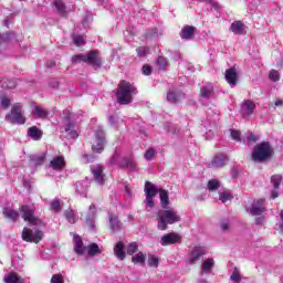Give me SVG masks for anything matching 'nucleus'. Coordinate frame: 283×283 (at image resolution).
<instances>
[{"label":"nucleus","instance_id":"f257e3e1","mask_svg":"<svg viewBox=\"0 0 283 283\" xmlns=\"http://www.w3.org/2000/svg\"><path fill=\"white\" fill-rule=\"evenodd\" d=\"M180 220V214L174 208L159 210L157 214V229L159 231H167L168 224H176Z\"/></svg>","mask_w":283,"mask_h":283},{"label":"nucleus","instance_id":"f03ea898","mask_svg":"<svg viewBox=\"0 0 283 283\" xmlns=\"http://www.w3.org/2000/svg\"><path fill=\"white\" fill-rule=\"evenodd\" d=\"M134 94H136V86L127 81H122L116 93L117 103L119 105H129Z\"/></svg>","mask_w":283,"mask_h":283},{"label":"nucleus","instance_id":"7ed1b4c3","mask_svg":"<svg viewBox=\"0 0 283 283\" xmlns=\"http://www.w3.org/2000/svg\"><path fill=\"white\" fill-rule=\"evenodd\" d=\"M64 118L62 122V134H65L66 138H78V127H76V122L72 117L70 111H64Z\"/></svg>","mask_w":283,"mask_h":283},{"label":"nucleus","instance_id":"20e7f679","mask_svg":"<svg viewBox=\"0 0 283 283\" xmlns=\"http://www.w3.org/2000/svg\"><path fill=\"white\" fill-rule=\"evenodd\" d=\"M73 242H74V251L77 253V255H96L101 253V248H98V244L92 243L88 247L83 245V240L78 237V234L73 235Z\"/></svg>","mask_w":283,"mask_h":283},{"label":"nucleus","instance_id":"39448f33","mask_svg":"<svg viewBox=\"0 0 283 283\" xmlns=\"http://www.w3.org/2000/svg\"><path fill=\"white\" fill-rule=\"evenodd\" d=\"M7 123L11 125H25V117L23 116V106L19 103L14 104L11 112L6 115Z\"/></svg>","mask_w":283,"mask_h":283},{"label":"nucleus","instance_id":"423d86ee","mask_svg":"<svg viewBox=\"0 0 283 283\" xmlns=\"http://www.w3.org/2000/svg\"><path fill=\"white\" fill-rule=\"evenodd\" d=\"M72 63H88L94 67H101V57L98 52L92 51L88 54H77L72 56Z\"/></svg>","mask_w":283,"mask_h":283},{"label":"nucleus","instance_id":"0eeeda50","mask_svg":"<svg viewBox=\"0 0 283 283\" xmlns=\"http://www.w3.org/2000/svg\"><path fill=\"white\" fill-rule=\"evenodd\" d=\"M144 191L146 193L145 205L147 211L150 209H154L156 203L154 202V199L156 196H158V186L151 184V181H146Z\"/></svg>","mask_w":283,"mask_h":283},{"label":"nucleus","instance_id":"6e6552de","mask_svg":"<svg viewBox=\"0 0 283 283\" xmlns=\"http://www.w3.org/2000/svg\"><path fill=\"white\" fill-rule=\"evenodd\" d=\"M271 156V146L269 143H262L255 146L254 151L252 153V160L256 163H262Z\"/></svg>","mask_w":283,"mask_h":283},{"label":"nucleus","instance_id":"1a4fd4ad","mask_svg":"<svg viewBox=\"0 0 283 283\" xmlns=\"http://www.w3.org/2000/svg\"><path fill=\"white\" fill-rule=\"evenodd\" d=\"M118 163L122 167H126V169H129V171H136V160H134V157L124 158L120 161V153L115 151L111 159V165H116Z\"/></svg>","mask_w":283,"mask_h":283},{"label":"nucleus","instance_id":"9d476101","mask_svg":"<svg viewBox=\"0 0 283 283\" xmlns=\"http://www.w3.org/2000/svg\"><path fill=\"white\" fill-rule=\"evenodd\" d=\"M106 140H105V133L103 132V128H98L95 132V138L92 142V149L95 154H101V151H103V149H105V145H106Z\"/></svg>","mask_w":283,"mask_h":283},{"label":"nucleus","instance_id":"9b49d317","mask_svg":"<svg viewBox=\"0 0 283 283\" xmlns=\"http://www.w3.org/2000/svg\"><path fill=\"white\" fill-rule=\"evenodd\" d=\"M22 240L24 242H34L38 244V242H41L43 240V232L41 230H30L28 228H24L22 231Z\"/></svg>","mask_w":283,"mask_h":283},{"label":"nucleus","instance_id":"f8f14e48","mask_svg":"<svg viewBox=\"0 0 283 283\" xmlns=\"http://www.w3.org/2000/svg\"><path fill=\"white\" fill-rule=\"evenodd\" d=\"M182 242V237L178 232H170L161 235L159 244L161 247H169L171 244H180Z\"/></svg>","mask_w":283,"mask_h":283},{"label":"nucleus","instance_id":"ddd939ff","mask_svg":"<svg viewBox=\"0 0 283 283\" xmlns=\"http://www.w3.org/2000/svg\"><path fill=\"white\" fill-rule=\"evenodd\" d=\"M20 213L24 222H29L30 224H39V222H41V220L34 216V210L30 206H22Z\"/></svg>","mask_w":283,"mask_h":283},{"label":"nucleus","instance_id":"4468645a","mask_svg":"<svg viewBox=\"0 0 283 283\" xmlns=\"http://www.w3.org/2000/svg\"><path fill=\"white\" fill-rule=\"evenodd\" d=\"M202 255H207V248L196 245L189 254V264H196V262H198Z\"/></svg>","mask_w":283,"mask_h":283},{"label":"nucleus","instance_id":"2eb2a0df","mask_svg":"<svg viewBox=\"0 0 283 283\" xmlns=\"http://www.w3.org/2000/svg\"><path fill=\"white\" fill-rule=\"evenodd\" d=\"M266 211V206L264 205V199L256 200L248 209L250 216H262Z\"/></svg>","mask_w":283,"mask_h":283},{"label":"nucleus","instance_id":"dca6fc26","mask_svg":"<svg viewBox=\"0 0 283 283\" xmlns=\"http://www.w3.org/2000/svg\"><path fill=\"white\" fill-rule=\"evenodd\" d=\"M96 213H98V209H96L95 205H91L86 213L85 222L92 230H94L96 227Z\"/></svg>","mask_w":283,"mask_h":283},{"label":"nucleus","instance_id":"f3484780","mask_svg":"<svg viewBox=\"0 0 283 283\" xmlns=\"http://www.w3.org/2000/svg\"><path fill=\"white\" fill-rule=\"evenodd\" d=\"M49 167L54 171H63V169H65V157H63V155L53 157L49 164Z\"/></svg>","mask_w":283,"mask_h":283},{"label":"nucleus","instance_id":"a211bd4d","mask_svg":"<svg viewBox=\"0 0 283 283\" xmlns=\"http://www.w3.org/2000/svg\"><path fill=\"white\" fill-rule=\"evenodd\" d=\"M253 112H255V103H253V101L248 99L242 103L241 114H242L243 118H247V117L253 115Z\"/></svg>","mask_w":283,"mask_h":283},{"label":"nucleus","instance_id":"6ab92c4d","mask_svg":"<svg viewBox=\"0 0 283 283\" xmlns=\"http://www.w3.org/2000/svg\"><path fill=\"white\" fill-rule=\"evenodd\" d=\"M226 81L230 84V87H235V85H238V71L235 67L226 71Z\"/></svg>","mask_w":283,"mask_h":283},{"label":"nucleus","instance_id":"aec40b11","mask_svg":"<svg viewBox=\"0 0 283 283\" xmlns=\"http://www.w3.org/2000/svg\"><path fill=\"white\" fill-rule=\"evenodd\" d=\"M158 193L161 209H169V205H171V201L169 200V191L158 188Z\"/></svg>","mask_w":283,"mask_h":283},{"label":"nucleus","instance_id":"412c9836","mask_svg":"<svg viewBox=\"0 0 283 283\" xmlns=\"http://www.w3.org/2000/svg\"><path fill=\"white\" fill-rule=\"evenodd\" d=\"M91 171L97 185H103L105 182V178L103 176V168L101 166H92Z\"/></svg>","mask_w":283,"mask_h":283},{"label":"nucleus","instance_id":"4be33fe9","mask_svg":"<svg viewBox=\"0 0 283 283\" xmlns=\"http://www.w3.org/2000/svg\"><path fill=\"white\" fill-rule=\"evenodd\" d=\"M114 255L117 258V260H125L126 253H125V243L123 241H118L114 247Z\"/></svg>","mask_w":283,"mask_h":283},{"label":"nucleus","instance_id":"5701e85b","mask_svg":"<svg viewBox=\"0 0 283 283\" xmlns=\"http://www.w3.org/2000/svg\"><path fill=\"white\" fill-rule=\"evenodd\" d=\"M27 136L31 138V140H41V138H43V130L39 129L36 126H31L27 132Z\"/></svg>","mask_w":283,"mask_h":283},{"label":"nucleus","instance_id":"b1692460","mask_svg":"<svg viewBox=\"0 0 283 283\" xmlns=\"http://www.w3.org/2000/svg\"><path fill=\"white\" fill-rule=\"evenodd\" d=\"M193 34H196V27H191V25L184 27L180 32V36L185 41H189V40L193 39Z\"/></svg>","mask_w":283,"mask_h":283},{"label":"nucleus","instance_id":"393cba45","mask_svg":"<svg viewBox=\"0 0 283 283\" xmlns=\"http://www.w3.org/2000/svg\"><path fill=\"white\" fill-rule=\"evenodd\" d=\"M90 187V181L85 179L84 181H77L75 184V191L80 196H87V189Z\"/></svg>","mask_w":283,"mask_h":283},{"label":"nucleus","instance_id":"a878e982","mask_svg":"<svg viewBox=\"0 0 283 283\" xmlns=\"http://www.w3.org/2000/svg\"><path fill=\"white\" fill-rule=\"evenodd\" d=\"M4 283H25V280L21 277L17 272H11L4 275Z\"/></svg>","mask_w":283,"mask_h":283},{"label":"nucleus","instance_id":"bb28decb","mask_svg":"<svg viewBox=\"0 0 283 283\" xmlns=\"http://www.w3.org/2000/svg\"><path fill=\"white\" fill-rule=\"evenodd\" d=\"M32 114L34 118H48L50 116V112L43 108V106H34Z\"/></svg>","mask_w":283,"mask_h":283},{"label":"nucleus","instance_id":"cd10ccee","mask_svg":"<svg viewBox=\"0 0 283 283\" xmlns=\"http://www.w3.org/2000/svg\"><path fill=\"white\" fill-rule=\"evenodd\" d=\"M233 34H244V23L242 21H234L230 27Z\"/></svg>","mask_w":283,"mask_h":283},{"label":"nucleus","instance_id":"c85d7f7f","mask_svg":"<svg viewBox=\"0 0 283 283\" xmlns=\"http://www.w3.org/2000/svg\"><path fill=\"white\" fill-rule=\"evenodd\" d=\"M227 163L226 155H217L211 161V167L220 168Z\"/></svg>","mask_w":283,"mask_h":283},{"label":"nucleus","instance_id":"c756f323","mask_svg":"<svg viewBox=\"0 0 283 283\" xmlns=\"http://www.w3.org/2000/svg\"><path fill=\"white\" fill-rule=\"evenodd\" d=\"M108 221H109V227H111L112 231H119L120 221H118L117 216L108 214Z\"/></svg>","mask_w":283,"mask_h":283},{"label":"nucleus","instance_id":"7c9ffc66","mask_svg":"<svg viewBox=\"0 0 283 283\" xmlns=\"http://www.w3.org/2000/svg\"><path fill=\"white\" fill-rule=\"evenodd\" d=\"M202 98H211L213 96V84L208 83L201 88Z\"/></svg>","mask_w":283,"mask_h":283},{"label":"nucleus","instance_id":"2f4dec72","mask_svg":"<svg viewBox=\"0 0 283 283\" xmlns=\"http://www.w3.org/2000/svg\"><path fill=\"white\" fill-rule=\"evenodd\" d=\"M64 216L67 222H70V224H74L78 220V216L76 214V211L72 209L65 210Z\"/></svg>","mask_w":283,"mask_h":283},{"label":"nucleus","instance_id":"473e14b6","mask_svg":"<svg viewBox=\"0 0 283 283\" xmlns=\"http://www.w3.org/2000/svg\"><path fill=\"white\" fill-rule=\"evenodd\" d=\"M214 264H216V262L213 261V259L205 260L201 273H211V271L213 270Z\"/></svg>","mask_w":283,"mask_h":283},{"label":"nucleus","instance_id":"72a5a7b5","mask_svg":"<svg viewBox=\"0 0 283 283\" xmlns=\"http://www.w3.org/2000/svg\"><path fill=\"white\" fill-rule=\"evenodd\" d=\"M53 6L57 10L59 14H66L67 13V7H65V3L63 0H55L53 2Z\"/></svg>","mask_w":283,"mask_h":283},{"label":"nucleus","instance_id":"f704fd0d","mask_svg":"<svg viewBox=\"0 0 283 283\" xmlns=\"http://www.w3.org/2000/svg\"><path fill=\"white\" fill-rule=\"evenodd\" d=\"M3 216H6V218H9L10 220H17V218H19V212L10 208H6L3 210Z\"/></svg>","mask_w":283,"mask_h":283},{"label":"nucleus","instance_id":"c9c22d12","mask_svg":"<svg viewBox=\"0 0 283 283\" xmlns=\"http://www.w3.org/2000/svg\"><path fill=\"white\" fill-rule=\"evenodd\" d=\"M181 96H182V94H178V93L169 91L167 94V102L168 103H178V101H180Z\"/></svg>","mask_w":283,"mask_h":283},{"label":"nucleus","instance_id":"e433bc0d","mask_svg":"<svg viewBox=\"0 0 283 283\" xmlns=\"http://www.w3.org/2000/svg\"><path fill=\"white\" fill-rule=\"evenodd\" d=\"M133 264H145V253L139 252L132 256Z\"/></svg>","mask_w":283,"mask_h":283},{"label":"nucleus","instance_id":"4c0bfd02","mask_svg":"<svg viewBox=\"0 0 283 283\" xmlns=\"http://www.w3.org/2000/svg\"><path fill=\"white\" fill-rule=\"evenodd\" d=\"M159 263H160V261L158 260V256H156L154 254L148 255V266H150L153 269H158Z\"/></svg>","mask_w":283,"mask_h":283},{"label":"nucleus","instance_id":"58836bf2","mask_svg":"<svg viewBox=\"0 0 283 283\" xmlns=\"http://www.w3.org/2000/svg\"><path fill=\"white\" fill-rule=\"evenodd\" d=\"M208 189H209V191H217V189H220V181L218 179L209 180Z\"/></svg>","mask_w":283,"mask_h":283},{"label":"nucleus","instance_id":"ea45409f","mask_svg":"<svg viewBox=\"0 0 283 283\" xmlns=\"http://www.w3.org/2000/svg\"><path fill=\"white\" fill-rule=\"evenodd\" d=\"M271 182H272L274 189H279L280 185H282V175H273L271 177Z\"/></svg>","mask_w":283,"mask_h":283},{"label":"nucleus","instance_id":"a19ab883","mask_svg":"<svg viewBox=\"0 0 283 283\" xmlns=\"http://www.w3.org/2000/svg\"><path fill=\"white\" fill-rule=\"evenodd\" d=\"M138 251V243L132 242L126 248L127 255H134Z\"/></svg>","mask_w":283,"mask_h":283},{"label":"nucleus","instance_id":"79ce46f5","mask_svg":"<svg viewBox=\"0 0 283 283\" xmlns=\"http://www.w3.org/2000/svg\"><path fill=\"white\" fill-rule=\"evenodd\" d=\"M33 165H43L45 163V155H33L31 156Z\"/></svg>","mask_w":283,"mask_h":283},{"label":"nucleus","instance_id":"37998d69","mask_svg":"<svg viewBox=\"0 0 283 283\" xmlns=\"http://www.w3.org/2000/svg\"><path fill=\"white\" fill-rule=\"evenodd\" d=\"M3 90H14L17 87V82L14 80H7L2 82Z\"/></svg>","mask_w":283,"mask_h":283},{"label":"nucleus","instance_id":"c03bdc74","mask_svg":"<svg viewBox=\"0 0 283 283\" xmlns=\"http://www.w3.org/2000/svg\"><path fill=\"white\" fill-rule=\"evenodd\" d=\"M73 43H75L77 48H81V45H85V39L83 38V35H74Z\"/></svg>","mask_w":283,"mask_h":283},{"label":"nucleus","instance_id":"a18cd8bd","mask_svg":"<svg viewBox=\"0 0 283 283\" xmlns=\"http://www.w3.org/2000/svg\"><path fill=\"white\" fill-rule=\"evenodd\" d=\"M51 211H55L59 212L61 211V201H59L57 199H54L53 201H51Z\"/></svg>","mask_w":283,"mask_h":283},{"label":"nucleus","instance_id":"49530a36","mask_svg":"<svg viewBox=\"0 0 283 283\" xmlns=\"http://www.w3.org/2000/svg\"><path fill=\"white\" fill-rule=\"evenodd\" d=\"M232 199H233V196H231V193H229L228 191L221 193L219 197V200L223 203L229 202V200H232Z\"/></svg>","mask_w":283,"mask_h":283},{"label":"nucleus","instance_id":"de8ad7c7","mask_svg":"<svg viewBox=\"0 0 283 283\" xmlns=\"http://www.w3.org/2000/svg\"><path fill=\"white\" fill-rule=\"evenodd\" d=\"M155 156H156V149L149 148L148 150H146V154L144 157L146 160H154Z\"/></svg>","mask_w":283,"mask_h":283},{"label":"nucleus","instance_id":"09e8293b","mask_svg":"<svg viewBox=\"0 0 283 283\" xmlns=\"http://www.w3.org/2000/svg\"><path fill=\"white\" fill-rule=\"evenodd\" d=\"M51 283H65L62 274H53L51 277Z\"/></svg>","mask_w":283,"mask_h":283},{"label":"nucleus","instance_id":"8fccbe9b","mask_svg":"<svg viewBox=\"0 0 283 283\" xmlns=\"http://www.w3.org/2000/svg\"><path fill=\"white\" fill-rule=\"evenodd\" d=\"M269 76L270 81H273L274 83H277V81H280V73L275 70H272Z\"/></svg>","mask_w":283,"mask_h":283},{"label":"nucleus","instance_id":"3c124183","mask_svg":"<svg viewBox=\"0 0 283 283\" xmlns=\"http://www.w3.org/2000/svg\"><path fill=\"white\" fill-rule=\"evenodd\" d=\"M230 280L234 283H239L242 280V277L240 276V272H238V270H234L232 272V275L230 276Z\"/></svg>","mask_w":283,"mask_h":283},{"label":"nucleus","instance_id":"603ef678","mask_svg":"<svg viewBox=\"0 0 283 283\" xmlns=\"http://www.w3.org/2000/svg\"><path fill=\"white\" fill-rule=\"evenodd\" d=\"M136 51L138 56H147V54H149V49L147 46H140Z\"/></svg>","mask_w":283,"mask_h":283},{"label":"nucleus","instance_id":"864d4df0","mask_svg":"<svg viewBox=\"0 0 283 283\" xmlns=\"http://www.w3.org/2000/svg\"><path fill=\"white\" fill-rule=\"evenodd\" d=\"M198 1H200L201 3H210L213 10H220V4L214 0H198Z\"/></svg>","mask_w":283,"mask_h":283},{"label":"nucleus","instance_id":"5fc2aeb1","mask_svg":"<svg viewBox=\"0 0 283 283\" xmlns=\"http://www.w3.org/2000/svg\"><path fill=\"white\" fill-rule=\"evenodd\" d=\"M248 143H258L260 140V137L258 135H254L253 133H250L247 137Z\"/></svg>","mask_w":283,"mask_h":283},{"label":"nucleus","instance_id":"6e6d98bb","mask_svg":"<svg viewBox=\"0 0 283 283\" xmlns=\"http://www.w3.org/2000/svg\"><path fill=\"white\" fill-rule=\"evenodd\" d=\"M1 107L2 109H8L10 107V99H8V97L1 98Z\"/></svg>","mask_w":283,"mask_h":283},{"label":"nucleus","instance_id":"4d7b16f0","mask_svg":"<svg viewBox=\"0 0 283 283\" xmlns=\"http://www.w3.org/2000/svg\"><path fill=\"white\" fill-rule=\"evenodd\" d=\"M157 63L159 64V67L161 70H165V67H167V60H165V57H158Z\"/></svg>","mask_w":283,"mask_h":283},{"label":"nucleus","instance_id":"13d9d810","mask_svg":"<svg viewBox=\"0 0 283 283\" xmlns=\"http://www.w3.org/2000/svg\"><path fill=\"white\" fill-rule=\"evenodd\" d=\"M108 123L112 125V127H116V123H118V116H109L108 117Z\"/></svg>","mask_w":283,"mask_h":283},{"label":"nucleus","instance_id":"bf43d9fd","mask_svg":"<svg viewBox=\"0 0 283 283\" xmlns=\"http://www.w3.org/2000/svg\"><path fill=\"white\" fill-rule=\"evenodd\" d=\"M92 160H94V156H90V155L82 156V163H84L85 165H87V163H92Z\"/></svg>","mask_w":283,"mask_h":283},{"label":"nucleus","instance_id":"052dcab7","mask_svg":"<svg viewBox=\"0 0 283 283\" xmlns=\"http://www.w3.org/2000/svg\"><path fill=\"white\" fill-rule=\"evenodd\" d=\"M143 74H145V76H149L151 74V66L144 65L143 66Z\"/></svg>","mask_w":283,"mask_h":283},{"label":"nucleus","instance_id":"680f3d73","mask_svg":"<svg viewBox=\"0 0 283 283\" xmlns=\"http://www.w3.org/2000/svg\"><path fill=\"white\" fill-rule=\"evenodd\" d=\"M231 137L233 140L240 142V130H231Z\"/></svg>","mask_w":283,"mask_h":283},{"label":"nucleus","instance_id":"e2e57ef3","mask_svg":"<svg viewBox=\"0 0 283 283\" xmlns=\"http://www.w3.org/2000/svg\"><path fill=\"white\" fill-rule=\"evenodd\" d=\"M220 227L222 231H229V221L228 220L221 221Z\"/></svg>","mask_w":283,"mask_h":283},{"label":"nucleus","instance_id":"0e129e2a","mask_svg":"<svg viewBox=\"0 0 283 283\" xmlns=\"http://www.w3.org/2000/svg\"><path fill=\"white\" fill-rule=\"evenodd\" d=\"M279 227H280L281 233H283V210L280 213Z\"/></svg>","mask_w":283,"mask_h":283},{"label":"nucleus","instance_id":"69168bd1","mask_svg":"<svg viewBox=\"0 0 283 283\" xmlns=\"http://www.w3.org/2000/svg\"><path fill=\"white\" fill-rule=\"evenodd\" d=\"M125 192L127 193L128 198H132V189L129 186H125Z\"/></svg>","mask_w":283,"mask_h":283},{"label":"nucleus","instance_id":"338daca9","mask_svg":"<svg viewBox=\"0 0 283 283\" xmlns=\"http://www.w3.org/2000/svg\"><path fill=\"white\" fill-rule=\"evenodd\" d=\"M255 224H264V218L259 217L255 221Z\"/></svg>","mask_w":283,"mask_h":283},{"label":"nucleus","instance_id":"774afa93","mask_svg":"<svg viewBox=\"0 0 283 283\" xmlns=\"http://www.w3.org/2000/svg\"><path fill=\"white\" fill-rule=\"evenodd\" d=\"M277 196H279L277 190H273L272 191V199L275 200V198H277Z\"/></svg>","mask_w":283,"mask_h":283}]
</instances>
